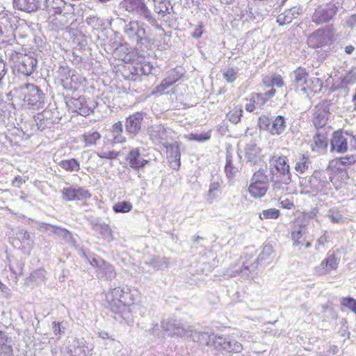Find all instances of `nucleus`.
Listing matches in <instances>:
<instances>
[{"instance_id":"1","label":"nucleus","mask_w":356,"mask_h":356,"mask_svg":"<svg viewBox=\"0 0 356 356\" xmlns=\"http://www.w3.org/2000/svg\"><path fill=\"white\" fill-rule=\"evenodd\" d=\"M294 84L296 90L302 92L307 96H313L319 92L323 83L319 78L310 76L309 72L304 67H298L293 72Z\"/></svg>"},{"instance_id":"2","label":"nucleus","mask_w":356,"mask_h":356,"mask_svg":"<svg viewBox=\"0 0 356 356\" xmlns=\"http://www.w3.org/2000/svg\"><path fill=\"white\" fill-rule=\"evenodd\" d=\"M196 341L205 345L213 346L215 348L221 349L230 353H237L242 350L241 343L235 340H227L222 337L215 334H208L206 332L199 333Z\"/></svg>"},{"instance_id":"3","label":"nucleus","mask_w":356,"mask_h":356,"mask_svg":"<svg viewBox=\"0 0 356 356\" xmlns=\"http://www.w3.org/2000/svg\"><path fill=\"white\" fill-rule=\"evenodd\" d=\"M273 168L271 169V180L276 189L281 188L283 185H288L291 180L290 166L286 156L273 157Z\"/></svg>"},{"instance_id":"4","label":"nucleus","mask_w":356,"mask_h":356,"mask_svg":"<svg viewBox=\"0 0 356 356\" xmlns=\"http://www.w3.org/2000/svg\"><path fill=\"white\" fill-rule=\"evenodd\" d=\"M348 149L356 150V136L343 130H337L330 140V151L343 154Z\"/></svg>"},{"instance_id":"5","label":"nucleus","mask_w":356,"mask_h":356,"mask_svg":"<svg viewBox=\"0 0 356 356\" xmlns=\"http://www.w3.org/2000/svg\"><path fill=\"white\" fill-rule=\"evenodd\" d=\"M335 41V33L331 27L316 29L307 38V44L312 49H321L332 45Z\"/></svg>"},{"instance_id":"6","label":"nucleus","mask_w":356,"mask_h":356,"mask_svg":"<svg viewBox=\"0 0 356 356\" xmlns=\"http://www.w3.org/2000/svg\"><path fill=\"white\" fill-rule=\"evenodd\" d=\"M269 188L267 176L261 171H257L252 176L248 187V192L254 199L261 198L266 195Z\"/></svg>"},{"instance_id":"7","label":"nucleus","mask_w":356,"mask_h":356,"mask_svg":"<svg viewBox=\"0 0 356 356\" xmlns=\"http://www.w3.org/2000/svg\"><path fill=\"white\" fill-rule=\"evenodd\" d=\"M338 7L333 2L318 6L311 16L316 25H321L332 20L338 12Z\"/></svg>"},{"instance_id":"8","label":"nucleus","mask_w":356,"mask_h":356,"mask_svg":"<svg viewBox=\"0 0 356 356\" xmlns=\"http://www.w3.org/2000/svg\"><path fill=\"white\" fill-rule=\"evenodd\" d=\"M258 126L261 129L266 130L272 135H280L285 130L286 122L282 115H278L272 120L268 116L262 115L259 118Z\"/></svg>"},{"instance_id":"9","label":"nucleus","mask_w":356,"mask_h":356,"mask_svg":"<svg viewBox=\"0 0 356 356\" xmlns=\"http://www.w3.org/2000/svg\"><path fill=\"white\" fill-rule=\"evenodd\" d=\"M120 6L129 13L142 16L149 21L152 19L151 10L145 0H122Z\"/></svg>"},{"instance_id":"10","label":"nucleus","mask_w":356,"mask_h":356,"mask_svg":"<svg viewBox=\"0 0 356 356\" xmlns=\"http://www.w3.org/2000/svg\"><path fill=\"white\" fill-rule=\"evenodd\" d=\"M23 90L24 102L31 107L39 108L42 103V92L33 84H26L21 88Z\"/></svg>"},{"instance_id":"11","label":"nucleus","mask_w":356,"mask_h":356,"mask_svg":"<svg viewBox=\"0 0 356 356\" xmlns=\"http://www.w3.org/2000/svg\"><path fill=\"white\" fill-rule=\"evenodd\" d=\"M125 161L131 169L137 172L143 170L149 163V160L142 156L139 147L131 148L125 156Z\"/></svg>"},{"instance_id":"12","label":"nucleus","mask_w":356,"mask_h":356,"mask_svg":"<svg viewBox=\"0 0 356 356\" xmlns=\"http://www.w3.org/2000/svg\"><path fill=\"white\" fill-rule=\"evenodd\" d=\"M275 94L276 90L273 88L265 93H252L248 99L249 103L245 105V110L248 112L254 111L256 106H263L266 102L270 100Z\"/></svg>"},{"instance_id":"13","label":"nucleus","mask_w":356,"mask_h":356,"mask_svg":"<svg viewBox=\"0 0 356 356\" xmlns=\"http://www.w3.org/2000/svg\"><path fill=\"white\" fill-rule=\"evenodd\" d=\"M111 302L118 307L133 303L134 299L129 288H115L111 291Z\"/></svg>"},{"instance_id":"14","label":"nucleus","mask_w":356,"mask_h":356,"mask_svg":"<svg viewBox=\"0 0 356 356\" xmlns=\"http://www.w3.org/2000/svg\"><path fill=\"white\" fill-rule=\"evenodd\" d=\"M65 201H74L88 199L91 197L90 192L82 187L70 186L61 191Z\"/></svg>"},{"instance_id":"15","label":"nucleus","mask_w":356,"mask_h":356,"mask_svg":"<svg viewBox=\"0 0 356 356\" xmlns=\"http://www.w3.org/2000/svg\"><path fill=\"white\" fill-rule=\"evenodd\" d=\"M329 179L336 189H340L346 185L350 179V176L346 170H339L327 166Z\"/></svg>"},{"instance_id":"16","label":"nucleus","mask_w":356,"mask_h":356,"mask_svg":"<svg viewBox=\"0 0 356 356\" xmlns=\"http://www.w3.org/2000/svg\"><path fill=\"white\" fill-rule=\"evenodd\" d=\"M330 108L325 104H319L315 108V112L312 117V123L316 128L319 129L323 127L329 118Z\"/></svg>"},{"instance_id":"17","label":"nucleus","mask_w":356,"mask_h":356,"mask_svg":"<svg viewBox=\"0 0 356 356\" xmlns=\"http://www.w3.org/2000/svg\"><path fill=\"white\" fill-rule=\"evenodd\" d=\"M339 259L334 253H328L327 257L321 262L316 269L319 275H326L332 270H335L339 266Z\"/></svg>"},{"instance_id":"18","label":"nucleus","mask_w":356,"mask_h":356,"mask_svg":"<svg viewBox=\"0 0 356 356\" xmlns=\"http://www.w3.org/2000/svg\"><path fill=\"white\" fill-rule=\"evenodd\" d=\"M152 66L147 62H133L124 66V69L131 72V76L124 75L127 79H134L136 76L148 74L152 70Z\"/></svg>"},{"instance_id":"19","label":"nucleus","mask_w":356,"mask_h":356,"mask_svg":"<svg viewBox=\"0 0 356 356\" xmlns=\"http://www.w3.org/2000/svg\"><path fill=\"white\" fill-rule=\"evenodd\" d=\"M356 163V154H348L336 157L330 161L329 168H334L339 170H346Z\"/></svg>"},{"instance_id":"20","label":"nucleus","mask_w":356,"mask_h":356,"mask_svg":"<svg viewBox=\"0 0 356 356\" xmlns=\"http://www.w3.org/2000/svg\"><path fill=\"white\" fill-rule=\"evenodd\" d=\"M307 232V225H298V229H293L291 232V238L293 246L304 245L306 248L311 246V243L307 241L305 234Z\"/></svg>"},{"instance_id":"21","label":"nucleus","mask_w":356,"mask_h":356,"mask_svg":"<svg viewBox=\"0 0 356 356\" xmlns=\"http://www.w3.org/2000/svg\"><path fill=\"white\" fill-rule=\"evenodd\" d=\"M67 105L72 112L77 113L81 115H88L90 112V108L87 106L86 99L83 96L70 99L67 102Z\"/></svg>"},{"instance_id":"22","label":"nucleus","mask_w":356,"mask_h":356,"mask_svg":"<svg viewBox=\"0 0 356 356\" xmlns=\"http://www.w3.org/2000/svg\"><path fill=\"white\" fill-rule=\"evenodd\" d=\"M143 118L140 113H136L127 118L125 122L126 130L129 134L136 135L141 129Z\"/></svg>"},{"instance_id":"23","label":"nucleus","mask_w":356,"mask_h":356,"mask_svg":"<svg viewBox=\"0 0 356 356\" xmlns=\"http://www.w3.org/2000/svg\"><path fill=\"white\" fill-rule=\"evenodd\" d=\"M181 76L182 75L179 74L176 69L172 70L168 76L156 86L155 92L161 94L163 93L166 89L178 81Z\"/></svg>"},{"instance_id":"24","label":"nucleus","mask_w":356,"mask_h":356,"mask_svg":"<svg viewBox=\"0 0 356 356\" xmlns=\"http://www.w3.org/2000/svg\"><path fill=\"white\" fill-rule=\"evenodd\" d=\"M301 13L300 7L294 6L284 10L277 18V22L280 25L289 24L293 19L297 18Z\"/></svg>"},{"instance_id":"25","label":"nucleus","mask_w":356,"mask_h":356,"mask_svg":"<svg viewBox=\"0 0 356 356\" xmlns=\"http://www.w3.org/2000/svg\"><path fill=\"white\" fill-rule=\"evenodd\" d=\"M15 6L23 11L33 12L38 8V0H14Z\"/></svg>"},{"instance_id":"26","label":"nucleus","mask_w":356,"mask_h":356,"mask_svg":"<svg viewBox=\"0 0 356 356\" xmlns=\"http://www.w3.org/2000/svg\"><path fill=\"white\" fill-rule=\"evenodd\" d=\"M170 151L169 161L174 169L178 170L181 165V153L179 145H171Z\"/></svg>"},{"instance_id":"27","label":"nucleus","mask_w":356,"mask_h":356,"mask_svg":"<svg viewBox=\"0 0 356 356\" xmlns=\"http://www.w3.org/2000/svg\"><path fill=\"white\" fill-rule=\"evenodd\" d=\"M58 165L67 172H78L80 170V163L75 159L62 160Z\"/></svg>"},{"instance_id":"28","label":"nucleus","mask_w":356,"mask_h":356,"mask_svg":"<svg viewBox=\"0 0 356 356\" xmlns=\"http://www.w3.org/2000/svg\"><path fill=\"white\" fill-rule=\"evenodd\" d=\"M111 132L115 134L113 138L115 143H123L126 142V138L122 135V123L120 121H118L112 125Z\"/></svg>"},{"instance_id":"29","label":"nucleus","mask_w":356,"mask_h":356,"mask_svg":"<svg viewBox=\"0 0 356 356\" xmlns=\"http://www.w3.org/2000/svg\"><path fill=\"white\" fill-rule=\"evenodd\" d=\"M100 138L101 135L98 131L86 132L82 135L83 141L86 147L96 145Z\"/></svg>"},{"instance_id":"30","label":"nucleus","mask_w":356,"mask_h":356,"mask_svg":"<svg viewBox=\"0 0 356 356\" xmlns=\"http://www.w3.org/2000/svg\"><path fill=\"white\" fill-rule=\"evenodd\" d=\"M243 109L242 106L240 105L234 106V108L227 114L229 122L234 124H238L241 121Z\"/></svg>"},{"instance_id":"31","label":"nucleus","mask_w":356,"mask_h":356,"mask_svg":"<svg viewBox=\"0 0 356 356\" xmlns=\"http://www.w3.org/2000/svg\"><path fill=\"white\" fill-rule=\"evenodd\" d=\"M313 150L324 149L327 147V141L326 137L323 134H316L313 137Z\"/></svg>"},{"instance_id":"32","label":"nucleus","mask_w":356,"mask_h":356,"mask_svg":"<svg viewBox=\"0 0 356 356\" xmlns=\"http://www.w3.org/2000/svg\"><path fill=\"white\" fill-rule=\"evenodd\" d=\"M309 163V156L302 154L300 160L296 163L295 170L298 173L303 174L308 170Z\"/></svg>"},{"instance_id":"33","label":"nucleus","mask_w":356,"mask_h":356,"mask_svg":"<svg viewBox=\"0 0 356 356\" xmlns=\"http://www.w3.org/2000/svg\"><path fill=\"white\" fill-rule=\"evenodd\" d=\"M96 231L104 238L112 239L113 232L108 224H98L95 227Z\"/></svg>"},{"instance_id":"34","label":"nucleus","mask_w":356,"mask_h":356,"mask_svg":"<svg viewBox=\"0 0 356 356\" xmlns=\"http://www.w3.org/2000/svg\"><path fill=\"white\" fill-rule=\"evenodd\" d=\"M133 208V205L131 202L127 201L119 202L115 204L113 207V210L115 213H128Z\"/></svg>"},{"instance_id":"35","label":"nucleus","mask_w":356,"mask_h":356,"mask_svg":"<svg viewBox=\"0 0 356 356\" xmlns=\"http://www.w3.org/2000/svg\"><path fill=\"white\" fill-rule=\"evenodd\" d=\"M341 305L345 307L349 308L356 315V300L350 297L342 298Z\"/></svg>"},{"instance_id":"36","label":"nucleus","mask_w":356,"mask_h":356,"mask_svg":"<svg viewBox=\"0 0 356 356\" xmlns=\"http://www.w3.org/2000/svg\"><path fill=\"white\" fill-rule=\"evenodd\" d=\"M224 79L227 82H233L237 78V72L235 69L230 67L225 69L222 73Z\"/></svg>"},{"instance_id":"37","label":"nucleus","mask_w":356,"mask_h":356,"mask_svg":"<svg viewBox=\"0 0 356 356\" xmlns=\"http://www.w3.org/2000/svg\"><path fill=\"white\" fill-rule=\"evenodd\" d=\"M97 154L101 159L113 160L116 159L119 156L120 152L114 150L108 152L102 151L100 152H97Z\"/></svg>"},{"instance_id":"38","label":"nucleus","mask_w":356,"mask_h":356,"mask_svg":"<svg viewBox=\"0 0 356 356\" xmlns=\"http://www.w3.org/2000/svg\"><path fill=\"white\" fill-rule=\"evenodd\" d=\"M65 2L63 0H52L51 9L54 15H60L64 8Z\"/></svg>"},{"instance_id":"39","label":"nucleus","mask_w":356,"mask_h":356,"mask_svg":"<svg viewBox=\"0 0 356 356\" xmlns=\"http://www.w3.org/2000/svg\"><path fill=\"white\" fill-rule=\"evenodd\" d=\"M156 12L163 16L169 13L168 3L161 1L155 7Z\"/></svg>"},{"instance_id":"40","label":"nucleus","mask_w":356,"mask_h":356,"mask_svg":"<svg viewBox=\"0 0 356 356\" xmlns=\"http://www.w3.org/2000/svg\"><path fill=\"white\" fill-rule=\"evenodd\" d=\"M280 215V211L276 209H269L267 210L263 211V216L264 218L269 219H276Z\"/></svg>"},{"instance_id":"41","label":"nucleus","mask_w":356,"mask_h":356,"mask_svg":"<svg viewBox=\"0 0 356 356\" xmlns=\"http://www.w3.org/2000/svg\"><path fill=\"white\" fill-rule=\"evenodd\" d=\"M90 263L92 266H95V267L100 268L102 266H104L105 267H106L108 268H113V266L110 264L107 263L102 259L92 258L91 259V261H90Z\"/></svg>"},{"instance_id":"42","label":"nucleus","mask_w":356,"mask_h":356,"mask_svg":"<svg viewBox=\"0 0 356 356\" xmlns=\"http://www.w3.org/2000/svg\"><path fill=\"white\" fill-rule=\"evenodd\" d=\"M191 138L195 140L203 142L209 140L211 138V133L209 131L204 134H194L191 136Z\"/></svg>"},{"instance_id":"43","label":"nucleus","mask_w":356,"mask_h":356,"mask_svg":"<svg viewBox=\"0 0 356 356\" xmlns=\"http://www.w3.org/2000/svg\"><path fill=\"white\" fill-rule=\"evenodd\" d=\"M346 25L350 28L353 29L356 26V13L351 14L347 17L345 21Z\"/></svg>"},{"instance_id":"44","label":"nucleus","mask_w":356,"mask_h":356,"mask_svg":"<svg viewBox=\"0 0 356 356\" xmlns=\"http://www.w3.org/2000/svg\"><path fill=\"white\" fill-rule=\"evenodd\" d=\"M280 207L285 209H292L295 207L293 200L290 199H285L280 202Z\"/></svg>"},{"instance_id":"45","label":"nucleus","mask_w":356,"mask_h":356,"mask_svg":"<svg viewBox=\"0 0 356 356\" xmlns=\"http://www.w3.org/2000/svg\"><path fill=\"white\" fill-rule=\"evenodd\" d=\"M284 81L281 75H274L271 79V85L276 86L277 87H282L284 86Z\"/></svg>"},{"instance_id":"46","label":"nucleus","mask_w":356,"mask_h":356,"mask_svg":"<svg viewBox=\"0 0 356 356\" xmlns=\"http://www.w3.org/2000/svg\"><path fill=\"white\" fill-rule=\"evenodd\" d=\"M27 179H28L27 177H22L18 175V176H16L13 179V180L12 181V184L14 186L19 187L22 184H24Z\"/></svg>"},{"instance_id":"47","label":"nucleus","mask_w":356,"mask_h":356,"mask_svg":"<svg viewBox=\"0 0 356 356\" xmlns=\"http://www.w3.org/2000/svg\"><path fill=\"white\" fill-rule=\"evenodd\" d=\"M203 34V26L202 24H200L197 26V27L195 29L194 32L193 33V37L195 38H200Z\"/></svg>"},{"instance_id":"48","label":"nucleus","mask_w":356,"mask_h":356,"mask_svg":"<svg viewBox=\"0 0 356 356\" xmlns=\"http://www.w3.org/2000/svg\"><path fill=\"white\" fill-rule=\"evenodd\" d=\"M53 330L54 332L56 335H60L62 333L60 323L59 322H54L53 323Z\"/></svg>"},{"instance_id":"49","label":"nucleus","mask_w":356,"mask_h":356,"mask_svg":"<svg viewBox=\"0 0 356 356\" xmlns=\"http://www.w3.org/2000/svg\"><path fill=\"white\" fill-rule=\"evenodd\" d=\"M219 184L218 183H212L210 184L209 190V194L211 195H212L215 191H218L219 189Z\"/></svg>"},{"instance_id":"50","label":"nucleus","mask_w":356,"mask_h":356,"mask_svg":"<svg viewBox=\"0 0 356 356\" xmlns=\"http://www.w3.org/2000/svg\"><path fill=\"white\" fill-rule=\"evenodd\" d=\"M4 70H5V63L3 62V60L1 59H0V82L1 81L3 77L5 74Z\"/></svg>"},{"instance_id":"51","label":"nucleus","mask_w":356,"mask_h":356,"mask_svg":"<svg viewBox=\"0 0 356 356\" xmlns=\"http://www.w3.org/2000/svg\"><path fill=\"white\" fill-rule=\"evenodd\" d=\"M355 50V47L353 45H348L345 47V52L348 54H352Z\"/></svg>"},{"instance_id":"52","label":"nucleus","mask_w":356,"mask_h":356,"mask_svg":"<svg viewBox=\"0 0 356 356\" xmlns=\"http://www.w3.org/2000/svg\"><path fill=\"white\" fill-rule=\"evenodd\" d=\"M64 87H65V88H69V89H72V88H73V86H70L67 87V86L64 85Z\"/></svg>"},{"instance_id":"53","label":"nucleus","mask_w":356,"mask_h":356,"mask_svg":"<svg viewBox=\"0 0 356 356\" xmlns=\"http://www.w3.org/2000/svg\"><path fill=\"white\" fill-rule=\"evenodd\" d=\"M31 72V70H30V71L26 70V72H24V73H26V74H29Z\"/></svg>"},{"instance_id":"54","label":"nucleus","mask_w":356,"mask_h":356,"mask_svg":"<svg viewBox=\"0 0 356 356\" xmlns=\"http://www.w3.org/2000/svg\"><path fill=\"white\" fill-rule=\"evenodd\" d=\"M99 1L101 2H106V1H108L109 0H99Z\"/></svg>"},{"instance_id":"55","label":"nucleus","mask_w":356,"mask_h":356,"mask_svg":"<svg viewBox=\"0 0 356 356\" xmlns=\"http://www.w3.org/2000/svg\"><path fill=\"white\" fill-rule=\"evenodd\" d=\"M298 220V218H296V220H294V222H296L297 220Z\"/></svg>"}]
</instances>
